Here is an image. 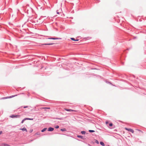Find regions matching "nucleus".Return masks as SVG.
Instances as JSON below:
<instances>
[{"label":"nucleus","instance_id":"1","mask_svg":"<svg viewBox=\"0 0 146 146\" xmlns=\"http://www.w3.org/2000/svg\"><path fill=\"white\" fill-rule=\"evenodd\" d=\"M20 115H12L10 116V117L12 118H19Z\"/></svg>","mask_w":146,"mask_h":146},{"label":"nucleus","instance_id":"2","mask_svg":"<svg viewBox=\"0 0 146 146\" xmlns=\"http://www.w3.org/2000/svg\"><path fill=\"white\" fill-rule=\"evenodd\" d=\"M125 129L126 130H127L131 132L132 133H134V130L132 129H131L130 128H128L126 127H125Z\"/></svg>","mask_w":146,"mask_h":146},{"label":"nucleus","instance_id":"3","mask_svg":"<svg viewBox=\"0 0 146 146\" xmlns=\"http://www.w3.org/2000/svg\"><path fill=\"white\" fill-rule=\"evenodd\" d=\"M54 130V128L53 127H50L48 128V131H52Z\"/></svg>","mask_w":146,"mask_h":146},{"label":"nucleus","instance_id":"4","mask_svg":"<svg viewBox=\"0 0 146 146\" xmlns=\"http://www.w3.org/2000/svg\"><path fill=\"white\" fill-rule=\"evenodd\" d=\"M65 110H66V111H74V110H72V109H66V108H65Z\"/></svg>","mask_w":146,"mask_h":146},{"label":"nucleus","instance_id":"5","mask_svg":"<svg viewBox=\"0 0 146 146\" xmlns=\"http://www.w3.org/2000/svg\"><path fill=\"white\" fill-rule=\"evenodd\" d=\"M55 44L54 43H45L44 44H42V45H53L54 44Z\"/></svg>","mask_w":146,"mask_h":146},{"label":"nucleus","instance_id":"6","mask_svg":"<svg viewBox=\"0 0 146 146\" xmlns=\"http://www.w3.org/2000/svg\"><path fill=\"white\" fill-rule=\"evenodd\" d=\"M77 137L79 138H80L82 139H85L82 136L80 135H77Z\"/></svg>","mask_w":146,"mask_h":146},{"label":"nucleus","instance_id":"7","mask_svg":"<svg viewBox=\"0 0 146 146\" xmlns=\"http://www.w3.org/2000/svg\"><path fill=\"white\" fill-rule=\"evenodd\" d=\"M20 129L23 131H25L26 132L27 131V130L26 128L25 127H24L23 128Z\"/></svg>","mask_w":146,"mask_h":146},{"label":"nucleus","instance_id":"8","mask_svg":"<svg viewBox=\"0 0 146 146\" xmlns=\"http://www.w3.org/2000/svg\"><path fill=\"white\" fill-rule=\"evenodd\" d=\"M50 108H49V107H43V108H41V109H50Z\"/></svg>","mask_w":146,"mask_h":146},{"label":"nucleus","instance_id":"9","mask_svg":"<svg viewBox=\"0 0 146 146\" xmlns=\"http://www.w3.org/2000/svg\"><path fill=\"white\" fill-rule=\"evenodd\" d=\"M100 144L102 146H104L105 144L102 141H101L100 142Z\"/></svg>","mask_w":146,"mask_h":146},{"label":"nucleus","instance_id":"10","mask_svg":"<svg viewBox=\"0 0 146 146\" xmlns=\"http://www.w3.org/2000/svg\"><path fill=\"white\" fill-rule=\"evenodd\" d=\"M47 129V128H44L43 129H42L41 130V132H44Z\"/></svg>","mask_w":146,"mask_h":146},{"label":"nucleus","instance_id":"11","mask_svg":"<svg viewBox=\"0 0 146 146\" xmlns=\"http://www.w3.org/2000/svg\"><path fill=\"white\" fill-rule=\"evenodd\" d=\"M94 142L95 143H96L97 144H99V142L98 141V140H96V139H94Z\"/></svg>","mask_w":146,"mask_h":146},{"label":"nucleus","instance_id":"12","mask_svg":"<svg viewBox=\"0 0 146 146\" xmlns=\"http://www.w3.org/2000/svg\"><path fill=\"white\" fill-rule=\"evenodd\" d=\"M60 131H66V130L65 128H63L61 129H60Z\"/></svg>","mask_w":146,"mask_h":146},{"label":"nucleus","instance_id":"13","mask_svg":"<svg viewBox=\"0 0 146 146\" xmlns=\"http://www.w3.org/2000/svg\"><path fill=\"white\" fill-rule=\"evenodd\" d=\"M40 133L39 132H37L34 135H40Z\"/></svg>","mask_w":146,"mask_h":146},{"label":"nucleus","instance_id":"14","mask_svg":"<svg viewBox=\"0 0 146 146\" xmlns=\"http://www.w3.org/2000/svg\"><path fill=\"white\" fill-rule=\"evenodd\" d=\"M17 95H18L17 94V95H12V96H9V98H13V97H14L17 96Z\"/></svg>","mask_w":146,"mask_h":146},{"label":"nucleus","instance_id":"15","mask_svg":"<svg viewBox=\"0 0 146 146\" xmlns=\"http://www.w3.org/2000/svg\"><path fill=\"white\" fill-rule=\"evenodd\" d=\"M56 38H55L54 37H52V38H48V39H52V40H56Z\"/></svg>","mask_w":146,"mask_h":146},{"label":"nucleus","instance_id":"16","mask_svg":"<svg viewBox=\"0 0 146 146\" xmlns=\"http://www.w3.org/2000/svg\"><path fill=\"white\" fill-rule=\"evenodd\" d=\"M7 98H9V96H7L5 97H3L1 99H6Z\"/></svg>","mask_w":146,"mask_h":146},{"label":"nucleus","instance_id":"17","mask_svg":"<svg viewBox=\"0 0 146 146\" xmlns=\"http://www.w3.org/2000/svg\"><path fill=\"white\" fill-rule=\"evenodd\" d=\"M90 133H93L95 132V131L94 130H89L88 131Z\"/></svg>","mask_w":146,"mask_h":146},{"label":"nucleus","instance_id":"18","mask_svg":"<svg viewBox=\"0 0 146 146\" xmlns=\"http://www.w3.org/2000/svg\"><path fill=\"white\" fill-rule=\"evenodd\" d=\"M81 133L82 134H85L86 133V132L85 131H82Z\"/></svg>","mask_w":146,"mask_h":146},{"label":"nucleus","instance_id":"19","mask_svg":"<svg viewBox=\"0 0 146 146\" xmlns=\"http://www.w3.org/2000/svg\"><path fill=\"white\" fill-rule=\"evenodd\" d=\"M2 146H10V145L7 144H4Z\"/></svg>","mask_w":146,"mask_h":146},{"label":"nucleus","instance_id":"20","mask_svg":"<svg viewBox=\"0 0 146 146\" xmlns=\"http://www.w3.org/2000/svg\"><path fill=\"white\" fill-rule=\"evenodd\" d=\"M26 120H33V118H26Z\"/></svg>","mask_w":146,"mask_h":146},{"label":"nucleus","instance_id":"21","mask_svg":"<svg viewBox=\"0 0 146 146\" xmlns=\"http://www.w3.org/2000/svg\"><path fill=\"white\" fill-rule=\"evenodd\" d=\"M26 120V118H24V119H23L21 121V123H23L24 121H25V120Z\"/></svg>","mask_w":146,"mask_h":146},{"label":"nucleus","instance_id":"22","mask_svg":"<svg viewBox=\"0 0 146 146\" xmlns=\"http://www.w3.org/2000/svg\"><path fill=\"white\" fill-rule=\"evenodd\" d=\"M54 119H58V120H61L62 119V118H59L58 117H56V118H55Z\"/></svg>","mask_w":146,"mask_h":146},{"label":"nucleus","instance_id":"23","mask_svg":"<svg viewBox=\"0 0 146 146\" xmlns=\"http://www.w3.org/2000/svg\"><path fill=\"white\" fill-rule=\"evenodd\" d=\"M109 126L111 127L113 125V124L112 123H110L109 124Z\"/></svg>","mask_w":146,"mask_h":146},{"label":"nucleus","instance_id":"24","mask_svg":"<svg viewBox=\"0 0 146 146\" xmlns=\"http://www.w3.org/2000/svg\"><path fill=\"white\" fill-rule=\"evenodd\" d=\"M70 39L73 41H75V39L74 38H71Z\"/></svg>","mask_w":146,"mask_h":146},{"label":"nucleus","instance_id":"25","mask_svg":"<svg viewBox=\"0 0 146 146\" xmlns=\"http://www.w3.org/2000/svg\"><path fill=\"white\" fill-rule=\"evenodd\" d=\"M55 128L56 129H58L59 128V126L58 125H57L55 127Z\"/></svg>","mask_w":146,"mask_h":146},{"label":"nucleus","instance_id":"26","mask_svg":"<svg viewBox=\"0 0 146 146\" xmlns=\"http://www.w3.org/2000/svg\"><path fill=\"white\" fill-rule=\"evenodd\" d=\"M33 131V129H30V131H29V132L31 133H32Z\"/></svg>","mask_w":146,"mask_h":146},{"label":"nucleus","instance_id":"27","mask_svg":"<svg viewBox=\"0 0 146 146\" xmlns=\"http://www.w3.org/2000/svg\"><path fill=\"white\" fill-rule=\"evenodd\" d=\"M61 39V38H56V40H57V39Z\"/></svg>","mask_w":146,"mask_h":146},{"label":"nucleus","instance_id":"28","mask_svg":"<svg viewBox=\"0 0 146 146\" xmlns=\"http://www.w3.org/2000/svg\"><path fill=\"white\" fill-rule=\"evenodd\" d=\"M28 107V106H24L23 107L24 108H26Z\"/></svg>","mask_w":146,"mask_h":146},{"label":"nucleus","instance_id":"29","mask_svg":"<svg viewBox=\"0 0 146 146\" xmlns=\"http://www.w3.org/2000/svg\"><path fill=\"white\" fill-rule=\"evenodd\" d=\"M2 133V131H0V135Z\"/></svg>","mask_w":146,"mask_h":146},{"label":"nucleus","instance_id":"30","mask_svg":"<svg viewBox=\"0 0 146 146\" xmlns=\"http://www.w3.org/2000/svg\"><path fill=\"white\" fill-rule=\"evenodd\" d=\"M90 37H87V39H90Z\"/></svg>","mask_w":146,"mask_h":146},{"label":"nucleus","instance_id":"31","mask_svg":"<svg viewBox=\"0 0 146 146\" xmlns=\"http://www.w3.org/2000/svg\"><path fill=\"white\" fill-rule=\"evenodd\" d=\"M56 13L57 14H59V13L57 11H56Z\"/></svg>","mask_w":146,"mask_h":146},{"label":"nucleus","instance_id":"32","mask_svg":"<svg viewBox=\"0 0 146 146\" xmlns=\"http://www.w3.org/2000/svg\"><path fill=\"white\" fill-rule=\"evenodd\" d=\"M78 39H75V41H78Z\"/></svg>","mask_w":146,"mask_h":146},{"label":"nucleus","instance_id":"33","mask_svg":"<svg viewBox=\"0 0 146 146\" xmlns=\"http://www.w3.org/2000/svg\"><path fill=\"white\" fill-rule=\"evenodd\" d=\"M108 82V83H109L110 84H111V83H110V82Z\"/></svg>","mask_w":146,"mask_h":146},{"label":"nucleus","instance_id":"34","mask_svg":"<svg viewBox=\"0 0 146 146\" xmlns=\"http://www.w3.org/2000/svg\"><path fill=\"white\" fill-rule=\"evenodd\" d=\"M81 141H82V142H84V141H82L81 140Z\"/></svg>","mask_w":146,"mask_h":146},{"label":"nucleus","instance_id":"35","mask_svg":"<svg viewBox=\"0 0 146 146\" xmlns=\"http://www.w3.org/2000/svg\"><path fill=\"white\" fill-rule=\"evenodd\" d=\"M136 38V37H135L134 38Z\"/></svg>","mask_w":146,"mask_h":146},{"label":"nucleus","instance_id":"36","mask_svg":"<svg viewBox=\"0 0 146 146\" xmlns=\"http://www.w3.org/2000/svg\"><path fill=\"white\" fill-rule=\"evenodd\" d=\"M77 140H79L78 139H77Z\"/></svg>","mask_w":146,"mask_h":146},{"label":"nucleus","instance_id":"37","mask_svg":"<svg viewBox=\"0 0 146 146\" xmlns=\"http://www.w3.org/2000/svg\"><path fill=\"white\" fill-rule=\"evenodd\" d=\"M108 146H110V145H108Z\"/></svg>","mask_w":146,"mask_h":146}]
</instances>
